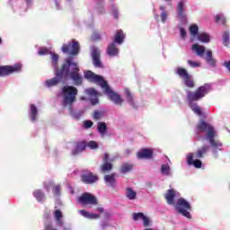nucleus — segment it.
I'll list each match as a JSON object with an SVG mask.
<instances>
[{"label": "nucleus", "mask_w": 230, "mask_h": 230, "mask_svg": "<svg viewBox=\"0 0 230 230\" xmlns=\"http://www.w3.org/2000/svg\"><path fill=\"white\" fill-rule=\"evenodd\" d=\"M70 72V78L75 82V84H82V77L80 76V68H78V64L73 61V58L66 59V64H64L61 67V70H55L56 77L52 79H49L45 82V85L47 87H54V85H58V82L62 76H67Z\"/></svg>", "instance_id": "obj_1"}, {"label": "nucleus", "mask_w": 230, "mask_h": 230, "mask_svg": "<svg viewBox=\"0 0 230 230\" xmlns=\"http://www.w3.org/2000/svg\"><path fill=\"white\" fill-rule=\"evenodd\" d=\"M84 78L86 80H89V82H94L98 85H100L104 92V94H107V96L111 100V102H114L117 105H121L123 103V99H121V96H119L118 93H114L111 87H109V84L105 80H103V77L93 73V71H87L84 72Z\"/></svg>", "instance_id": "obj_2"}, {"label": "nucleus", "mask_w": 230, "mask_h": 230, "mask_svg": "<svg viewBox=\"0 0 230 230\" xmlns=\"http://www.w3.org/2000/svg\"><path fill=\"white\" fill-rule=\"evenodd\" d=\"M208 91H211V85L206 84L203 86H200L196 92H187L189 106L190 107L191 111H193V112H195V114L198 116H202V109H200V107H199V105L193 102H199V100L204 98V96L208 94Z\"/></svg>", "instance_id": "obj_3"}, {"label": "nucleus", "mask_w": 230, "mask_h": 230, "mask_svg": "<svg viewBox=\"0 0 230 230\" xmlns=\"http://www.w3.org/2000/svg\"><path fill=\"white\" fill-rule=\"evenodd\" d=\"M196 130L199 134H206V138L215 148H222L220 141L215 140V137H217V130H215V128L211 124L201 120L198 123Z\"/></svg>", "instance_id": "obj_4"}, {"label": "nucleus", "mask_w": 230, "mask_h": 230, "mask_svg": "<svg viewBox=\"0 0 230 230\" xmlns=\"http://www.w3.org/2000/svg\"><path fill=\"white\" fill-rule=\"evenodd\" d=\"M62 97L64 105H73L76 102L78 89L75 86L65 85L62 88Z\"/></svg>", "instance_id": "obj_5"}, {"label": "nucleus", "mask_w": 230, "mask_h": 230, "mask_svg": "<svg viewBox=\"0 0 230 230\" xmlns=\"http://www.w3.org/2000/svg\"><path fill=\"white\" fill-rule=\"evenodd\" d=\"M176 208L183 215V217H186V218H191V214H190L189 211H191V206L186 199H180L177 201L176 204Z\"/></svg>", "instance_id": "obj_6"}, {"label": "nucleus", "mask_w": 230, "mask_h": 230, "mask_svg": "<svg viewBox=\"0 0 230 230\" xmlns=\"http://www.w3.org/2000/svg\"><path fill=\"white\" fill-rule=\"evenodd\" d=\"M63 53H69V55H78L80 51V43L75 40H72L68 44L62 47Z\"/></svg>", "instance_id": "obj_7"}, {"label": "nucleus", "mask_w": 230, "mask_h": 230, "mask_svg": "<svg viewBox=\"0 0 230 230\" xmlns=\"http://www.w3.org/2000/svg\"><path fill=\"white\" fill-rule=\"evenodd\" d=\"M78 200L82 206H96L98 204L96 197L89 192L83 193Z\"/></svg>", "instance_id": "obj_8"}, {"label": "nucleus", "mask_w": 230, "mask_h": 230, "mask_svg": "<svg viewBox=\"0 0 230 230\" xmlns=\"http://www.w3.org/2000/svg\"><path fill=\"white\" fill-rule=\"evenodd\" d=\"M22 67L21 64L0 66V76H7V75H12V73H17L21 71Z\"/></svg>", "instance_id": "obj_9"}, {"label": "nucleus", "mask_w": 230, "mask_h": 230, "mask_svg": "<svg viewBox=\"0 0 230 230\" xmlns=\"http://www.w3.org/2000/svg\"><path fill=\"white\" fill-rule=\"evenodd\" d=\"M81 179L85 184H93V182L98 181V176L93 175V172H84Z\"/></svg>", "instance_id": "obj_10"}, {"label": "nucleus", "mask_w": 230, "mask_h": 230, "mask_svg": "<svg viewBox=\"0 0 230 230\" xmlns=\"http://www.w3.org/2000/svg\"><path fill=\"white\" fill-rule=\"evenodd\" d=\"M92 58L95 67H103V66L102 65V61H100V50L98 49H93Z\"/></svg>", "instance_id": "obj_11"}, {"label": "nucleus", "mask_w": 230, "mask_h": 230, "mask_svg": "<svg viewBox=\"0 0 230 230\" xmlns=\"http://www.w3.org/2000/svg\"><path fill=\"white\" fill-rule=\"evenodd\" d=\"M87 94L91 96V103L92 105H97L99 103L98 96H102L100 93L96 92L93 88H89L86 90Z\"/></svg>", "instance_id": "obj_12"}, {"label": "nucleus", "mask_w": 230, "mask_h": 230, "mask_svg": "<svg viewBox=\"0 0 230 230\" xmlns=\"http://www.w3.org/2000/svg\"><path fill=\"white\" fill-rule=\"evenodd\" d=\"M154 155V151L152 149H142L138 151V159H150Z\"/></svg>", "instance_id": "obj_13"}, {"label": "nucleus", "mask_w": 230, "mask_h": 230, "mask_svg": "<svg viewBox=\"0 0 230 230\" xmlns=\"http://www.w3.org/2000/svg\"><path fill=\"white\" fill-rule=\"evenodd\" d=\"M187 163L190 166L193 165L195 168H202V161L193 160V154L191 153L187 155Z\"/></svg>", "instance_id": "obj_14"}, {"label": "nucleus", "mask_w": 230, "mask_h": 230, "mask_svg": "<svg viewBox=\"0 0 230 230\" xmlns=\"http://www.w3.org/2000/svg\"><path fill=\"white\" fill-rule=\"evenodd\" d=\"M124 40L125 33L121 30H117L113 38V41L116 42V44H123Z\"/></svg>", "instance_id": "obj_15"}, {"label": "nucleus", "mask_w": 230, "mask_h": 230, "mask_svg": "<svg viewBox=\"0 0 230 230\" xmlns=\"http://www.w3.org/2000/svg\"><path fill=\"white\" fill-rule=\"evenodd\" d=\"M107 53L110 57H117V55L119 53V49L116 47V44L111 43L108 46Z\"/></svg>", "instance_id": "obj_16"}, {"label": "nucleus", "mask_w": 230, "mask_h": 230, "mask_svg": "<svg viewBox=\"0 0 230 230\" xmlns=\"http://www.w3.org/2000/svg\"><path fill=\"white\" fill-rule=\"evenodd\" d=\"M205 60L209 66H212L213 67L217 66V60L213 58V52H211V50H207Z\"/></svg>", "instance_id": "obj_17"}, {"label": "nucleus", "mask_w": 230, "mask_h": 230, "mask_svg": "<svg viewBox=\"0 0 230 230\" xmlns=\"http://www.w3.org/2000/svg\"><path fill=\"white\" fill-rule=\"evenodd\" d=\"M191 49L194 53H197L198 57H202V55H204V51H206V48L199 44L192 45Z\"/></svg>", "instance_id": "obj_18"}, {"label": "nucleus", "mask_w": 230, "mask_h": 230, "mask_svg": "<svg viewBox=\"0 0 230 230\" xmlns=\"http://www.w3.org/2000/svg\"><path fill=\"white\" fill-rule=\"evenodd\" d=\"M139 218L141 220H143L144 226H148L149 219H148V217H145V215L143 213L139 212V213L133 214L134 220H139Z\"/></svg>", "instance_id": "obj_19"}, {"label": "nucleus", "mask_w": 230, "mask_h": 230, "mask_svg": "<svg viewBox=\"0 0 230 230\" xmlns=\"http://www.w3.org/2000/svg\"><path fill=\"white\" fill-rule=\"evenodd\" d=\"M79 213L80 215H82V217H84V218H90V219L100 218V215L89 213L86 210H79Z\"/></svg>", "instance_id": "obj_20"}, {"label": "nucleus", "mask_w": 230, "mask_h": 230, "mask_svg": "<svg viewBox=\"0 0 230 230\" xmlns=\"http://www.w3.org/2000/svg\"><path fill=\"white\" fill-rule=\"evenodd\" d=\"M79 213L80 215H82V217H84V218H90V219L100 218V215L89 213L86 210H79Z\"/></svg>", "instance_id": "obj_21"}, {"label": "nucleus", "mask_w": 230, "mask_h": 230, "mask_svg": "<svg viewBox=\"0 0 230 230\" xmlns=\"http://www.w3.org/2000/svg\"><path fill=\"white\" fill-rule=\"evenodd\" d=\"M165 199L168 204H173V199H175V190H169L165 194Z\"/></svg>", "instance_id": "obj_22"}, {"label": "nucleus", "mask_w": 230, "mask_h": 230, "mask_svg": "<svg viewBox=\"0 0 230 230\" xmlns=\"http://www.w3.org/2000/svg\"><path fill=\"white\" fill-rule=\"evenodd\" d=\"M85 146H87L85 142H78L76 145V150L72 152L73 155H76L79 152H84V150H85Z\"/></svg>", "instance_id": "obj_23"}, {"label": "nucleus", "mask_w": 230, "mask_h": 230, "mask_svg": "<svg viewBox=\"0 0 230 230\" xmlns=\"http://www.w3.org/2000/svg\"><path fill=\"white\" fill-rule=\"evenodd\" d=\"M198 40H199L200 42H209L210 38H209V34L206 33V32H201L198 34Z\"/></svg>", "instance_id": "obj_24"}, {"label": "nucleus", "mask_w": 230, "mask_h": 230, "mask_svg": "<svg viewBox=\"0 0 230 230\" xmlns=\"http://www.w3.org/2000/svg\"><path fill=\"white\" fill-rule=\"evenodd\" d=\"M176 73L178 75L181 76V78H182V80H185V78H187L190 75V74H188V71L182 67H178L176 69Z\"/></svg>", "instance_id": "obj_25"}, {"label": "nucleus", "mask_w": 230, "mask_h": 230, "mask_svg": "<svg viewBox=\"0 0 230 230\" xmlns=\"http://www.w3.org/2000/svg\"><path fill=\"white\" fill-rule=\"evenodd\" d=\"M183 82H184L186 87H189L190 89L195 87V83L193 82V78L191 77V75H189L188 77H185L183 79Z\"/></svg>", "instance_id": "obj_26"}, {"label": "nucleus", "mask_w": 230, "mask_h": 230, "mask_svg": "<svg viewBox=\"0 0 230 230\" xmlns=\"http://www.w3.org/2000/svg\"><path fill=\"white\" fill-rule=\"evenodd\" d=\"M97 130L103 136L107 132V124L104 122H99L97 126Z\"/></svg>", "instance_id": "obj_27"}, {"label": "nucleus", "mask_w": 230, "mask_h": 230, "mask_svg": "<svg viewBox=\"0 0 230 230\" xmlns=\"http://www.w3.org/2000/svg\"><path fill=\"white\" fill-rule=\"evenodd\" d=\"M177 13L178 17H182V13H184V0H181L178 3Z\"/></svg>", "instance_id": "obj_28"}, {"label": "nucleus", "mask_w": 230, "mask_h": 230, "mask_svg": "<svg viewBox=\"0 0 230 230\" xmlns=\"http://www.w3.org/2000/svg\"><path fill=\"white\" fill-rule=\"evenodd\" d=\"M104 180L107 184H110V186H114V183L116 182L114 174L106 175Z\"/></svg>", "instance_id": "obj_29"}, {"label": "nucleus", "mask_w": 230, "mask_h": 230, "mask_svg": "<svg viewBox=\"0 0 230 230\" xmlns=\"http://www.w3.org/2000/svg\"><path fill=\"white\" fill-rule=\"evenodd\" d=\"M54 217L58 224V226H63V223H62V211L60 210H55L54 211Z\"/></svg>", "instance_id": "obj_30"}, {"label": "nucleus", "mask_w": 230, "mask_h": 230, "mask_svg": "<svg viewBox=\"0 0 230 230\" xmlns=\"http://www.w3.org/2000/svg\"><path fill=\"white\" fill-rule=\"evenodd\" d=\"M30 111H31V119L32 121H35L37 119V107L31 104L30 107Z\"/></svg>", "instance_id": "obj_31"}, {"label": "nucleus", "mask_w": 230, "mask_h": 230, "mask_svg": "<svg viewBox=\"0 0 230 230\" xmlns=\"http://www.w3.org/2000/svg\"><path fill=\"white\" fill-rule=\"evenodd\" d=\"M126 195L128 197V199H129L130 200H134V199H136V191H134L132 189L128 188L126 190Z\"/></svg>", "instance_id": "obj_32"}, {"label": "nucleus", "mask_w": 230, "mask_h": 230, "mask_svg": "<svg viewBox=\"0 0 230 230\" xmlns=\"http://www.w3.org/2000/svg\"><path fill=\"white\" fill-rule=\"evenodd\" d=\"M208 150H209V146H208L201 147L200 149L198 150V152L196 154V157H202L204 155V154H206V152H208Z\"/></svg>", "instance_id": "obj_33"}, {"label": "nucleus", "mask_w": 230, "mask_h": 230, "mask_svg": "<svg viewBox=\"0 0 230 230\" xmlns=\"http://www.w3.org/2000/svg\"><path fill=\"white\" fill-rule=\"evenodd\" d=\"M133 166L130 164H124L121 167V172L122 173H128V172H130L132 170Z\"/></svg>", "instance_id": "obj_34"}, {"label": "nucleus", "mask_w": 230, "mask_h": 230, "mask_svg": "<svg viewBox=\"0 0 230 230\" xmlns=\"http://www.w3.org/2000/svg\"><path fill=\"white\" fill-rule=\"evenodd\" d=\"M33 195H34L35 199H37V200H39V202H40L44 199V193H42L41 190H35L33 192Z\"/></svg>", "instance_id": "obj_35"}, {"label": "nucleus", "mask_w": 230, "mask_h": 230, "mask_svg": "<svg viewBox=\"0 0 230 230\" xmlns=\"http://www.w3.org/2000/svg\"><path fill=\"white\" fill-rule=\"evenodd\" d=\"M51 59H52V65H53L55 71H58V68L57 67V62H58V55L52 54Z\"/></svg>", "instance_id": "obj_36"}, {"label": "nucleus", "mask_w": 230, "mask_h": 230, "mask_svg": "<svg viewBox=\"0 0 230 230\" xmlns=\"http://www.w3.org/2000/svg\"><path fill=\"white\" fill-rule=\"evenodd\" d=\"M112 170V164L111 163H105L102 165V172H111Z\"/></svg>", "instance_id": "obj_37"}, {"label": "nucleus", "mask_w": 230, "mask_h": 230, "mask_svg": "<svg viewBox=\"0 0 230 230\" xmlns=\"http://www.w3.org/2000/svg\"><path fill=\"white\" fill-rule=\"evenodd\" d=\"M215 19H216V22L226 24V17H224L222 14L216 15Z\"/></svg>", "instance_id": "obj_38"}, {"label": "nucleus", "mask_w": 230, "mask_h": 230, "mask_svg": "<svg viewBox=\"0 0 230 230\" xmlns=\"http://www.w3.org/2000/svg\"><path fill=\"white\" fill-rule=\"evenodd\" d=\"M189 66H190V67H200L201 63L200 61H193L189 59L188 61Z\"/></svg>", "instance_id": "obj_39"}, {"label": "nucleus", "mask_w": 230, "mask_h": 230, "mask_svg": "<svg viewBox=\"0 0 230 230\" xmlns=\"http://www.w3.org/2000/svg\"><path fill=\"white\" fill-rule=\"evenodd\" d=\"M190 34L192 35H197V33H199V26L195 25V24H192L190 27Z\"/></svg>", "instance_id": "obj_40"}, {"label": "nucleus", "mask_w": 230, "mask_h": 230, "mask_svg": "<svg viewBox=\"0 0 230 230\" xmlns=\"http://www.w3.org/2000/svg\"><path fill=\"white\" fill-rule=\"evenodd\" d=\"M161 170H162V173L164 175H169L170 174V166H168L166 164H163Z\"/></svg>", "instance_id": "obj_41"}, {"label": "nucleus", "mask_w": 230, "mask_h": 230, "mask_svg": "<svg viewBox=\"0 0 230 230\" xmlns=\"http://www.w3.org/2000/svg\"><path fill=\"white\" fill-rule=\"evenodd\" d=\"M87 146H89V148H91L92 150H95V148H98V142L90 141L88 142Z\"/></svg>", "instance_id": "obj_42"}, {"label": "nucleus", "mask_w": 230, "mask_h": 230, "mask_svg": "<svg viewBox=\"0 0 230 230\" xmlns=\"http://www.w3.org/2000/svg\"><path fill=\"white\" fill-rule=\"evenodd\" d=\"M39 55H49V49L46 48H40L38 50Z\"/></svg>", "instance_id": "obj_43"}, {"label": "nucleus", "mask_w": 230, "mask_h": 230, "mask_svg": "<svg viewBox=\"0 0 230 230\" xmlns=\"http://www.w3.org/2000/svg\"><path fill=\"white\" fill-rule=\"evenodd\" d=\"M223 40H224V44L226 46H228L229 44V33L227 32H225L224 35H223Z\"/></svg>", "instance_id": "obj_44"}, {"label": "nucleus", "mask_w": 230, "mask_h": 230, "mask_svg": "<svg viewBox=\"0 0 230 230\" xmlns=\"http://www.w3.org/2000/svg\"><path fill=\"white\" fill-rule=\"evenodd\" d=\"M103 117V112L102 111H94L93 113V119H100Z\"/></svg>", "instance_id": "obj_45"}, {"label": "nucleus", "mask_w": 230, "mask_h": 230, "mask_svg": "<svg viewBox=\"0 0 230 230\" xmlns=\"http://www.w3.org/2000/svg\"><path fill=\"white\" fill-rule=\"evenodd\" d=\"M54 195H60V185H56L53 188Z\"/></svg>", "instance_id": "obj_46"}, {"label": "nucleus", "mask_w": 230, "mask_h": 230, "mask_svg": "<svg viewBox=\"0 0 230 230\" xmlns=\"http://www.w3.org/2000/svg\"><path fill=\"white\" fill-rule=\"evenodd\" d=\"M127 100L129 103H132V94H130V92L128 90L125 91Z\"/></svg>", "instance_id": "obj_47"}, {"label": "nucleus", "mask_w": 230, "mask_h": 230, "mask_svg": "<svg viewBox=\"0 0 230 230\" xmlns=\"http://www.w3.org/2000/svg\"><path fill=\"white\" fill-rule=\"evenodd\" d=\"M84 128H91V127H93V121L85 120L84 122Z\"/></svg>", "instance_id": "obj_48"}, {"label": "nucleus", "mask_w": 230, "mask_h": 230, "mask_svg": "<svg viewBox=\"0 0 230 230\" xmlns=\"http://www.w3.org/2000/svg\"><path fill=\"white\" fill-rule=\"evenodd\" d=\"M163 22H166V19L168 18V14L166 13H163L161 15Z\"/></svg>", "instance_id": "obj_49"}, {"label": "nucleus", "mask_w": 230, "mask_h": 230, "mask_svg": "<svg viewBox=\"0 0 230 230\" xmlns=\"http://www.w3.org/2000/svg\"><path fill=\"white\" fill-rule=\"evenodd\" d=\"M180 33L182 38L186 37V30H184L183 28L180 29Z\"/></svg>", "instance_id": "obj_50"}, {"label": "nucleus", "mask_w": 230, "mask_h": 230, "mask_svg": "<svg viewBox=\"0 0 230 230\" xmlns=\"http://www.w3.org/2000/svg\"><path fill=\"white\" fill-rule=\"evenodd\" d=\"M112 15H113L114 19H118V10L113 9Z\"/></svg>", "instance_id": "obj_51"}, {"label": "nucleus", "mask_w": 230, "mask_h": 230, "mask_svg": "<svg viewBox=\"0 0 230 230\" xmlns=\"http://www.w3.org/2000/svg\"><path fill=\"white\" fill-rule=\"evenodd\" d=\"M103 161H105V162L109 161V154H104Z\"/></svg>", "instance_id": "obj_52"}, {"label": "nucleus", "mask_w": 230, "mask_h": 230, "mask_svg": "<svg viewBox=\"0 0 230 230\" xmlns=\"http://www.w3.org/2000/svg\"><path fill=\"white\" fill-rule=\"evenodd\" d=\"M97 211H98L99 213H103V208H97Z\"/></svg>", "instance_id": "obj_53"}, {"label": "nucleus", "mask_w": 230, "mask_h": 230, "mask_svg": "<svg viewBox=\"0 0 230 230\" xmlns=\"http://www.w3.org/2000/svg\"><path fill=\"white\" fill-rule=\"evenodd\" d=\"M1 42H3V40L0 38V44H1Z\"/></svg>", "instance_id": "obj_54"}, {"label": "nucleus", "mask_w": 230, "mask_h": 230, "mask_svg": "<svg viewBox=\"0 0 230 230\" xmlns=\"http://www.w3.org/2000/svg\"><path fill=\"white\" fill-rule=\"evenodd\" d=\"M161 10H164V7H161Z\"/></svg>", "instance_id": "obj_55"}, {"label": "nucleus", "mask_w": 230, "mask_h": 230, "mask_svg": "<svg viewBox=\"0 0 230 230\" xmlns=\"http://www.w3.org/2000/svg\"><path fill=\"white\" fill-rule=\"evenodd\" d=\"M81 100H85V98L83 97V98H81Z\"/></svg>", "instance_id": "obj_56"}, {"label": "nucleus", "mask_w": 230, "mask_h": 230, "mask_svg": "<svg viewBox=\"0 0 230 230\" xmlns=\"http://www.w3.org/2000/svg\"><path fill=\"white\" fill-rule=\"evenodd\" d=\"M165 1H172V0H165Z\"/></svg>", "instance_id": "obj_57"}, {"label": "nucleus", "mask_w": 230, "mask_h": 230, "mask_svg": "<svg viewBox=\"0 0 230 230\" xmlns=\"http://www.w3.org/2000/svg\"><path fill=\"white\" fill-rule=\"evenodd\" d=\"M27 2H30V0H27Z\"/></svg>", "instance_id": "obj_58"}]
</instances>
